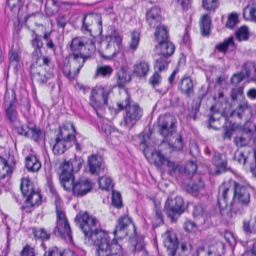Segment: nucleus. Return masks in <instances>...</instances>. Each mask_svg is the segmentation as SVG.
<instances>
[{
  "label": "nucleus",
  "mask_w": 256,
  "mask_h": 256,
  "mask_svg": "<svg viewBox=\"0 0 256 256\" xmlns=\"http://www.w3.org/2000/svg\"><path fill=\"white\" fill-rule=\"evenodd\" d=\"M75 222L91 244L96 247V256H123L122 248L114 238L100 227L96 218L86 212L77 215Z\"/></svg>",
  "instance_id": "f257e3e1"
},
{
  "label": "nucleus",
  "mask_w": 256,
  "mask_h": 256,
  "mask_svg": "<svg viewBox=\"0 0 256 256\" xmlns=\"http://www.w3.org/2000/svg\"><path fill=\"white\" fill-rule=\"evenodd\" d=\"M69 56L72 58L74 64H78V69L81 68L86 60L91 58L95 52L94 42L90 40L88 44L84 37L73 38L70 44Z\"/></svg>",
  "instance_id": "f03ea898"
},
{
  "label": "nucleus",
  "mask_w": 256,
  "mask_h": 256,
  "mask_svg": "<svg viewBox=\"0 0 256 256\" xmlns=\"http://www.w3.org/2000/svg\"><path fill=\"white\" fill-rule=\"evenodd\" d=\"M232 102L225 100V120L228 117L242 118L244 112L248 109L244 96V86H235L231 92Z\"/></svg>",
  "instance_id": "7ed1b4c3"
},
{
  "label": "nucleus",
  "mask_w": 256,
  "mask_h": 256,
  "mask_svg": "<svg viewBox=\"0 0 256 256\" xmlns=\"http://www.w3.org/2000/svg\"><path fill=\"white\" fill-rule=\"evenodd\" d=\"M152 154L154 157V164L158 167H160L166 165L168 168L169 174L173 176H179L180 174L184 172L186 170L192 173L196 172L197 169V166L194 162H190L187 165L186 168L184 167L177 163L169 160L166 156H169V154L167 152L164 151L162 149V146L160 148L152 152Z\"/></svg>",
  "instance_id": "20e7f679"
},
{
  "label": "nucleus",
  "mask_w": 256,
  "mask_h": 256,
  "mask_svg": "<svg viewBox=\"0 0 256 256\" xmlns=\"http://www.w3.org/2000/svg\"><path fill=\"white\" fill-rule=\"evenodd\" d=\"M78 135H79L78 132L75 136L68 132V129L65 126L60 128L56 138V143L52 148L54 154L60 155L64 154L72 146V142L75 144L76 150H80L82 146V138L80 136L77 137Z\"/></svg>",
  "instance_id": "39448f33"
},
{
  "label": "nucleus",
  "mask_w": 256,
  "mask_h": 256,
  "mask_svg": "<svg viewBox=\"0 0 256 256\" xmlns=\"http://www.w3.org/2000/svg\"><path fill=\"white\" fill-rule=\"evenodd\" d=\"M117 106L120 110H126L125 114L120 122V125L128 130L132 128L142 116V109L138 104H132L128 96L122 102H118Z\"/></svg>",
  "instance_id": "423d86ee"
},
{
  "label": "nucleus",
  "mask_w": 256,
  "mask_h": 256,
  "mask_svg": "<svg viewBox=\"0 0 256 256\" xmlns=\"http://www.w3.org/2000/svg\"><path fill=\"white\" fill-rule=\"evenodd\" d=\"M114 237L122 238L126 236H136V228L132 218L128 215L120 216L118 220L115 228L113 232Z\"/></svg>",
  "instance_id": "0eeeda50"
},
{
  "label": "nucleus",
  "mask_w": 256,
  "mask_h": 256,
  "mask_svg": "<svg viewBox=\"0 0 256 256\" xmlns=\"http://www.w3.org/2000/svg\"><path fill=\"white\" fill-rule=\"evenodd\" d=\"M110 92V90L108 88L102 86H96L91 90L90 103L98 116V110L102 108L104 106L108 104Z\"/></svg>",
  "instance_id": "6e6552de"
},
{
  "label": "nucleus",
  "mask_w": 256,
  "mask_h": 256,
  "mask_svg": "<svg viewBox=\"0 0 256 256\" xmlns=\"http://www.w3.org/2000/svg\"><path fill=\"white\" fill-rule=\"evenodd\" d=\"M158 44L156 46V49L159 48L160 52L158 54L171 56L174 53L175 47L174 44L168 40V31L164 28L154 32Z\"/></svg>",
  "instance_id": "1a4fd4ad"
},
{
  "label": "nucleus",
  "mask_w": 256,
  "mask_h": 256,
  "mask_svg": "<svg viewBox=\"0 0 256 256\" xmlns=\"http://www.w3.org/2000/svg\"><path fill=\"white\" fill-rule=\"evenodd\" d=\"M35 63L33 64L30 66V75L32 80H35L40 84H46L52 82V80L54 78V74L52 69L49 68L46 70V67L48 65H42L36 66Z\"/></svg>",
  "instance_id": "9d476101"
},
{
  "label": "nucleus",
  "mask_w": 256,
  "mask_h": 256,
  "mask_svg": "<svg viewBox=\"0 0 256 256\" xmlns=\"http://www.w3.org/2000/svg\"><path fill=\"white\" fill-rule=\"evenodd\" d=\"M56 226L53 230V234L57 237H64V232L70 238H72V231L66 216L60 207L56 203Z\"/></svg>",
  "instance_id": "9b49d317"
},
{
  "label": "nucleus",
  "mask_w": 256,
  "mask_h": 256,
  "mask_svg": "<svg viewBox=\"0 0 256 256\" xmlns=\"http://www.w3.org/2000/svg\"><path fill=\"white\" fill-rule=\"evenodd\" d=\"M228 185V188H225V198L226 193L232 188L234 190V197L243 206H247L250 202V189L246 186L230 180Z\"/></svg>",
  "instance_id": "f8f14e48"
},
{
  "label": "nucleus",
  "mask_w": 256,
  "mask_h": 256,
  "mask_svg": "<svg viewBox=\"0 0 256 256\" xmlns=\"http://www.w3.org/2000/svg\"><path fill=\"white\" fill-rule=\"evenodd\" d=\"M42 38L41 35L36 34L31 40L32 46L34 49L32 53V60L36 65H48L50 64V59L42 55V48L44 46Z\"/></svg>",
  "instance_id": "ddd939ff"
},
{
  "label": "nucleus",
  "mask_w": 256,
  "mask_h": 256,
  "mask_svg": "<svg viewBox=\"0 0 256 256\" xmlns=\"http://www.w3.org/2000/svg\"><path fill=\"white\" fill-rule=\"evenodd\" d=\"M4 101L6 117L10 122L14 124L18 121V112L14 105L16 102V95L14 89L6 91Z\"/></svg>",
  "instance_id": "4468645a"
},
{
  "label": "nucleus",
  "mask_w": 256,
  "mask_h": 256,
  "mask_svg": "<svg viewBox=\"0 0 256 256\" xmlns=\"http://www.w3.org/2000/svg\"><path fill=\"white\" fill-rule=\"evenodd\" d=\"M20 190L24 196L26 197V202L34 206H39L41 204L40 194L34 190V186L30 181L22 179Z\"/></svg>",
  "instance_id": "2eb2a0df"
},
{
  "label": "nucleus",
  "mask_w": 256,
  "mask_h": 256,
  "mask_svg": "<svg viewBox=\"0 0 256 256\" xmlns=\"http://www.w3.org/2000/svg\"><path fill=\"white\" fill-rule=\"evenodd\" d=\"M164 210L168 216L172 221L175 220V216L176 214L180 216L184 210L183 198L180 196L174 198H168L165 203Z\"/></svg>",
  "instance_id": "dca6fc26"
},
{
  "label": "nucleus",
  "mask_w": 256,
  "mask_h": 256,
  "mask_svg": "<svg viewBox=\"0 0 256 256\" xmlns=\"http://www.w3.org/2000/svg\"><path fill=\"white\" fill-rule=\"evenodd\" d=\"M158 126L159 132L164 138L172 136L176 130V120L170 114L160 118Z\"/></svg>",
  "instance_id": "f3484780"
},
{
  "label": "nucleus",
  "mask_w": 256,
  "mask_h": 256,
  "mask_svg": "<svg viewBox=\"0 0 256 256\" xmlns=\"http://www.w3.org/2000/svg\"><path fill=\"white\" fill-rule=\"evenodd\" d=\"M245 78H250V81L256 80V66L252 62H247L242 66L240 73L236 74L232 77L231 83L237 85Z\"/></svg>",
  "instance_id": "a211bd4d"
},
{
  "label": "nucleus",
  "mask_w": 256,
  "mask_h": 256,
  "mask_svg": "<svg viewBox=\"0 0 256 256\" xmlns=\"http://www.w3.org/2000/svg\"><path fill=\"white\" fill-rule=\"evenodd\" d=\"M94 24H96L99 28H102V20L100 14L96 13H90L85 15L82 20L81 28L82 32L85 34L94 36L92 30Z\"/></svg>",
  "instance_id": "6ab92c4d"
},
{
  "label": "nucleus",
  "mask_w": 256,
  "mask_h": 256,
  "mask_svg": "<svg viewBox=\"0 0 256 256\" xmlns=\"http://www.w3.org/2000/svg\"><path fill=\"white\" fill-rule=\"evenodd\" d=\"M162 16L160 10L159 8L154 6L152 7L146 14V22L150 28H156L155 32L160 30L164 28L166 30L164 26H161Z\"/></svg>",
  "instance_id": "aec40b11"
},
{
  "label": "nucleus",
  "mask_w": 256,
  "mask_h": 256,
  "mask_svg": "<svg viewBox=\"0 0 256 256\" xmlns=\"http://www.w3.org/2000/svg\"><path fill=\"white\" fill-rule=\"evenodd\" d=\"M88 166L90 172L92 174L98 175L104 173L106 168L103 158L98 154H92L88 156Z\"/></svg>",
  "instance_id": "412c9836"
},
{
  "label": "nucleus",
  "mask_w": 256,
  "mask_h": 256,
  "mask_svg": "<svg viewBox=\"0 0 256 256\" xmlns=\"http://www.w3.org/2000/svg\"><path fill=\"white\" fill-rule=\"evenodd\" d=\"M164 245L166 248L168 255L175 256L178 248V240L174 232H166L164 236Z\"/></svg>",
  "instance_id": "4be33fe9"
},
{
  "label": "nucleus",
  "mask_w": 256,
  "mask_h": 256,
  "mask_svg": "<svg viewBox=\"0 0 256 256\" xmlns=\"http://www.w3.org/2000/svg\"><path fill=\"white\" fill-rule=\"evenodd\" d=\"M92 188L91 182L88 179H84L76 182L72 187V190L74 196H81L90 192Z\"/></svg>",
  "instance_id": "5701e85b"
},
{
  "label": "nucleus",
  "mask_w": 256,
  "mask_h": 256,
  "mask_svg": "<svg viewBox=\"0 0 256 256\" xmlns=\"http://www.w3.org/2000/svg\"><path fill=\"white\" fill-rule=\"evenodd\" d=\"M178 89L181 93L189 97L194 92V84L192 78L189 76H184L178 84Z\"/></svg>",
  "instance_id": "b1692460"
},
{
  "label": "nucleus",
  "mask_w": 256,
  "mask_h": 256,
  "mask_svg": "<svg viewBox=\"0 0 256 256\" xmlns=\"http://www.w3.org/2000/svg\"><path fill=\"white\" fill-rule=\"evenodd\" d=\"M150 70V64L144 60H138L134 66L133 73L137 77L142 78L146 76Z\"/></svg>",
  "instance_id": "393cba45"
},
{
  "label": "nucleus",
  "mask_w": 256,
  "mask_h": 256,
  "mask_svg": "<svg viewBox=\"0 0 256 256\" xmlns=\"http://www.w3.org/2000/svg\"><path fill=\"white\" fill-rule=\"evenodd\" d=\"M200 32L204 37H208L211 31V20L207 14L204 15L200 23Z\"/></svg>",
  "instance_id": "a878e982"
},
{
  "label": "nucleus",
  "mask_w": 256,
  "mask_h": 256,
  "mask_svg": "<svg viewBox=\"0 0 256 256\" xmlns=\"http://www.w3.org/2000/svg\"><path fill=\"white\" fill-rule=\"evenodd\" d=\"M184 146V144L182 138L180 135H178L176 138L175 140L172 144V146L169 144H166V145L161 144L158 150H160V146H162V149L164 151L167 152L168 154L171 152L172 148L174 150L176 151L182 150Z\"/></svg>",
  "instance_id": "bb28decb"
},
{
  "label": "nucleus",
  "mask_w": 256,
  "mask_h": 256,
  "mask_svg": "<svg viewBox=\"0 0 256 256\" xmlns=\"http://www.w3.org/2000/svg\"><path fill=\"white\" fill-rule=\"evenodd\" d=\"M116 78L117 86L120 88H123L125 84L131 80V76L124 68L120 69L116 75Z\"/></svg>",
  "instance_id": "cd10ccee"
},
{
  "label": "nucleus",
  "mask_w": 256,
  "mask_h": 256,
  "mask_svg": "<svg viewBox=\"0 0 256 256\" xmlns=\"http://www.w3.org/2000/svg\"><path fill=\"white\" fill-rule=\"evenodd\" d=\"M212 162L214 165V171L209 170V172L212 175H219L224 171V162L222 158V154L218 152H216L212 158Z\"/></svg>",
  "instance_id": "c85d7f7f"
},
{
  "label": "nucleus",
  "mask_w": 256,
  "mask_h": 256,
  "mask_svg": "<svg viewBox=\"0 0 256 256\" xmlns=\"http://www.w3.org/2000/svg\"><path fill=\"white\" fill-rule=\"evenodd\" d=\"M26 167L30 172H38L41 168V163L34 155L30 154L26 158Z\"/></svg>",
  "instance_id": "c756f323"
},
{
  "label": "nucleus",
  "mask_w": 256,
  "mask_h": 256,
  "mask_svg": "<svg viewBox=\"0 0 256 256\" xmlns=\"http://www.w3.org/2000/svg\"><path fill=\"white\" fill-rule=\"evenodd\" d=\"M169 58H170L166 56L158 54V58L155 60L154 70L158 72L166 71L168 69V64L170 62Z\"/></svg>",
  "instance_id": "7c9ffc66"
},
{
  "label": "nucleus",
  "mask_w": 256,
  "mask_h": 256,
  "mask_svg": "<svg viewBox=\"0 0 256 256\" xmlns=\"http://www.w3.org/2000/svg\"><path fill=\"white\" fill-rule=\"evenodd\" d=\"M214 100V104L211 106L210 111L216 110L218 112H220L222 110V104L224 102V92L223 88L221 90H219L217 94L213 97Z\"/></svg>",
  "instance_id": "2f4dec72"
},
{
  "label": "nucleus",
  "mask_w": 256,
  "mask_h": 256,
  "mask_svg": "<svg viewBox=\"0 0 256 256\" xmlns=\"http://www.w3.org/2000/svg\"><path fill=\"white\" fill-rule=\"evenodd\" d=\"M211 112L214 114L210 117L209 118L210 126L216 130H220L221 127L224 128V124H222L221 126L219 124V120L220 117L224 116V112H221L220 113V112H218L216 110Z\"/></svg>",
  "instance_id": "473e14b6"
},
{
  "label": "nucleus",
  "mask_w": 256,
  "mask_h": 256,
  "mask_svg": "<svg viewBox=\"0 0 256 256\" xmlns=\"http://www.w3.org/2000/svg\"><path fill=\"white\" fill-rule=\"evenodd\" d=\"M12 172V170L6 159L0 156V179L10 176Z\"/></svg>",
  "instance_id": "72a5a7b5"
},
{
  "label": "nucleus",
  "mask_w": 256,
  "mask_h": 256,
  "mask_svg": "<svg viewBox=\"0 0 256 256\" xmlns=\"http://www.w3.org/2000/svg\"><path fill=\"white\" fill-rule=\"evenodd\" d=\"M46 14L52 16L56 14L59 10V6L56 0H46L45 4Z\"/></svg>",
  "instance_id": "f704fd0d"
},
{
  "label": "nucleus",
  "mask_w": 256,
  "mask_h": 256,
  "mask_svg": "<svg viewBox=\"0 0 256 256\" xmlns=\"http://www.w3.org/2000/svg\"><path fill=\"white\" fill-rule=\"evenodd\" d=\"M112 68L109 66H98L94 77L96 78L98 76H100L102 78H108L112 74Z\"/></svg>",
  "instance_id": "c9c22d12"
},
{
  "label": "nucleus",
  "mask_w": 256,
  "mask_h": 256,
  "mask_svg": "<svg viewBox=\"0 0 256 256\" xmlns=\"http://www.w3.org/2000/svg\"><path fill=\"white\" fill-rule=\"evenodd\" d=\"M60 180L61 184L62 186L64 188L67 190H70L73 186L74 182V176H66L64 174H60Z\"/></svg>",
  "instance_id": "e433bc0d"
},
{
  "label": "nucleus",
  "mask_w": 256,
  "mask_h": 256,
  "mask_svg": "<svg viewBox=\"0 0 256 256\" xmlns=\"http://www.w3.org/2000/svg\"><path fill=\"white\" fill-rule=\"evenodd\" d=\"M235 34L238 41L247 40L249 38L248 28L246 26H242L236 31Z\"/></svg>",
  "instance_id": "4c0bfd02"
},
{
  "label": "nucleus",
  "mask_w": 256,
  "mask_h": 256,
  "mask_svg": "<svg viewBox=\"0 0 256 256\" xmlns=\"http://www.w3.org/2000/svg\"><path fill=\"white\" fill-rule=\"evenodd\" d=\"M133 252L140 256H148L142 238H140L136 240Z\"/></svg>",
  "instance_id": "58836bf2"
},
{
  "label": "nucleus",
  "mask_w": 256,
  "mask_h": 256,
  "mask_svg": "<svg viewBox=\"0 0 256 256\" xmlns=\"http://www.w3.org/2000/svg\"><path fill=\"white\" fill-rule=\"evenodd\" d=\"M76 66V70L72 72L70 66L68 64L64 65L62 68V72L64 76L70 80H73L75 77L78 74L80 68L78 69V64Z\"/></svg>",
  "instance_id": "ea45409f"
},
{
  "label": "nucleus",
  "mask_w": 256,
  "mask_h": 256,
  "mask_svg": "<svg viewBox=\"0 0 256 256\" xmlns=\"http://www.w3.org/2000/svg\"><path fill=\"white\" fill-rule=\"evenodd\" d=\"M61 170L60 174H64L66 176H72V166L70 160H64L60 164Z\"/></svg>",
  "instance_id": "a19ab883"
},
{
  "label": "nucleus",
  "mask_w": 256,
  "mask_h": 256,
  "mask_svg": "<svg viewBox=\"0 0 256 256\" xmlns=\"http://www.w3.org/2000/svg\"><path fill=\"white\" fill-rule=\"evenodd\" d=\"M234 142L236 145L239 148L244 147L245 151H246L248 153H250L252 152V148L248 146L249 142V140L242 136L236 137L234 138Z\"/></svg>",
  "instance_id": "79ce46f5"
},
{
  "label": "nucleus",
  "mask_w": 256,
  "mask_h": 256,
  "mask_svg": "<svg viewBox=\"0 0 256 256\" xmlns=\"http://www.w3.org/2000/svg\"><path fill=\"white\" fill-rule=\"evenodd\" d=\"M243 230L246 234H256V215L250 224L248 222H244Z\"/></svg>",
  "instance_id": "37998d69"
},
{
  "label": "nucleus",
  "mask_w": 256,
  "mask_h": 256,
  "mask_svg": "<svg viewBox=\"0 0 256 256\" xmlns=\"http://www.w3.org/2000/svg\"><path fill=\"white\" fill-rule=\"evenodd\" d=\"M238 22V15L236 13L232 12L228 16L226 26L230 29H233Z\"/></svg>",
  "instance_id": "c03bdc74"
},
{
  "label": "nucleus",
  "mask_w": 256,
  "mask_h": 256,
  "mask_svg": "<svg viewBox=\"0 0 256 256\" xmlns=\"http://www.w3.org/2000/svg\"><path fill=\"white\" fill-rule=\"evenodd\" d=\"M193 216H204L208 214L206 208L201 204H194Z\"/></svg>",
  "instance_id": "a18cd8bd"
},
{
  "label": "nucleus",
  "mask_w": 256,
  "mask_h": 256,
  "mask_svg": "<svg viewBox=\"0 0 256 256\" xmlns=\"http://www.w3.org/2000/svg\"><path fill=\"white\" fill-rule=\"evenodd\" d=\"M28 132H30L29 138L34 140V141L38 142L40 140V137L42 134V131L36 126L32 128H28Z\"/></svg>",
  "instance_id": "49530a36"
},
{
  "label": "nucleus",
  "mask_w": 256,
  "mask_h": 256,
  "mask_svg": "<svg viewBox=\"0 0 256 256\" xmlns=\"http://www.w3.org/2000/svg\"><path fill=\"white\" fill-rule=\"evenodd\" d=\"M50 32H44L42 36V38L46 41V46L47 48L52 50L54 53L55 54L56 46L54 44L52 40L50 38Z\"/></svg>",
  "instance_id": "de8ad7c7"
},
{
  "label": "nucleus",
  "mask_w": 256,
  "mask_h": 256,
  "mask_svg": "<svg viewBox=\"0 0 256 256\" xmlns=\"http://www.w3.org/2000/svg\"><path fill=\"white\" fill-rule=\"evenodd\" d=\"M44 250V254L43 256H64L61 251L56 246L48 248L46 249L45 246H43Z\"/></svg>",
  "instance_id": "09e8293b"
},
{
  "label": "nucleus",
  "mask_w": 256,
  "mask_h": 256,
  "mask_svg": "<svg viewBox=\"0 0 256 256\" xmlns=\"http://www.w3.org/2000/svg\"><path fill=\"white\" fill-rule=\"evenodd\" d=\"M218 0H203L202 6L206 10L214 11L218 7Z\"/></svg>",
  "instance_id": "8fccbe9b"
},
{
  "label": "nucleus",
  "mask_w": 256,
  "mask_h": 256,
  "mask_svg": "<svg viewBox=\"0 0 256 256\" xmlns=\"http://www.w3.org/2000/svg\"><path fill=\"white\" fill-rule=\"evenodd\" d=\"M6 3L11 10H18V18H21L20 14V6L22 5V0H6Z\"/></svg>",
  "instance_id": "3c124183"
},
{
  "label": "nucleus",
  "mask_w": 256,
  "mask_h": 256,
  "mask_svg": "<svg viewBox=\"0 0 256 256\" xmlns=\"http://www.w3.org/2000/svg\"><path fill=\"white\" fill-rule=\"evenodd\" d=\"M140 42V34L136 31H134L132 33L131 40L130 43V48L132 50H135Z\"/></svg>",
  "instance_id": "603ef678"
},
{
  "label": "nucleus",
  "mask_w": 256,
  "mask_h": 256,
  "mask_svg": "<svg viewBox=\"0 0 256 256\" xmlns=\"http://www.w3.org/2000/svg\"><path fill=\"white\" fill-rule=\"evenodd\" d=\"M70 161L72 166V172H76L81 168L84 164V160L81 157L77 158L75 156L74 158L70 159Z\"/></svg>",
  "instance_id": "864d4df0"
},
{
  "label": "nucleus",
  "mask_w": 256,
  "mask_h": 256,
  "mask_svg": "<svg viewBox=\"0 0 256 256\" xmlns=\"http://www.w3.org/2000/svg\"><path fill=\"white\" fill-rule=\"evenodd\" d=\"M100 187L102 189L108 190L113 186L112 180L110 177H101L98 179Z\"/></svg>",
  "instance_id": "5fc2aeb1"
},
{
  "label": "nucleus",
  "mask_w": 256,
  "mask_h": 256,
  "mask_svg": "<svg viewBox=\"0 0 256 256\" xmlns=\"http://www.w3.org/2000/svg\"><path fill=\"white\" fill-rule=\"evenodd\" d=\"M20 60V54L17 50H11L9 52V62L10 64L16 66Z\"/></svg>",
  "instance_id": "6e6d98bb"
},
{
  "label": "nucleus",
  "mask_w": 256,
  "mask_h": 256,
  "mask_svg": "<svg viewBox=\"0 0 256 256\" xmlns=\"http://www.w3.org/2000/svg\"><path fill=\"white\" fill-rule=\"evenodd\" d=\"M112 204L118 208L122 206V200L120 192L116 191H112Z\"/></svg>",
  "instance_id": "4d7b16f0"
},
{
  "label": "nucleus",
  "mask_w": 256,
  "mask_h": 256,
  "mask_svg": "<svg viewBox=\"0 0 256 256\" xmlns=\"http://www.w3.org/2000/svg\"><path fill=\"white\" fill-rule=\"evenodd\" d=\"M246 151L238 150L234 153V160L238 161L240 164H244L248 157Z\"/></svg>",
  "instance_id": "13d9d810"
},
{
  "label": "nucleus",
  "mask_w": 256,
  "mask_h": 256,
  "mask_svg": "<svg viewBox=\"0 0 256 256\" xmlns=\"http://www.w3.org/2000/svg\"><path fill=\"white\" fill-rule=\"evenodd\" d=\"M159 72L156 71L149 79V84L153 87L155 88L160 85L162 81V78L158 73Z\"/></svg>",
  "instance_id": "bf43d9fd"
},
{
  "label": "nucleus",
  "mask_w": 256,
  "mask_h": 256,
  "mask_svg": "<svg viewBox=\"0 0 256 256\" xmlns=\"http://www.w3.org/2000/svg\"><path fill=\"white\" fill-rule=\"evenodd\" d=\"M34 248L26 244L20 252V256H36Z\"/></svg>",
  "instance_id": "052dcab7"
},
{
  "label": "nucleus",
  "mask_w": 256,
  "mask_h": 256,
  "mask_svg": "<svg viewBox=\"0 0 256 256\" xmlns=\"http://www.w3.org/2000/svg\"><path fill=\"white\" fill-rule=\"evenodd\" d=\"M247 13L248 14L250 20L256 22V6L246 7L244 10L242 15L244 18H246Z\"/></svg>",
  "instance_id": "680f3d73"
},
{
  "label": "nucleus",
  "mask_w": 256,
  "mask_h": 256,
  "mask_svg": "<svg viewBox=\"0 0 256 256\" xmlns=\"http://www.w3.org/2000/svg\"><path fill=\"white\" fill-rule=\"evenodd\" d=\"M204 184L201 178H199L197 182L192 184L188 190L191 192H196L202 190L204 188Z\"/></svg>",
  "instance_id": "e2e57ef3"
},
{
  "label": "nucleus",
  "mask_w": 256,
  "mask_h": 256,
  "mask_svg": "<svg viewBox=\"0 0 256 256\" xmlns=\"http://www.w3.org/2000/svg\"><path fill=\"white\" fill-rule=\"evenodd\" d=\"M222 202H224V186H223V184L220 186L218 194V204L222 215L223 214L222 208Z\"/></svg>",
  "instance_id": "0e129e2a"
},
{
  "label": "nucleus",
  "mask_w": 256,
  "mask_h": 256,
  "mask_svg": "<svg viewBox=\"0 0 256 256\" xmlns=\"http://www.w3.org/2000/svg\"><path fill=\"white\" fill-rule=\"evenodd\" d=\"M156 222L155 224L156 226H160L164 224V216L162 211L158 208H155Z\"/></svg>",
  "instance_id": "69168bd1"
},
{
  "label": "nucleus",
  "mask_w": 256,
  "mask_h": 256,
  "mask_svg": "<svg viewBox=\"0 0 256 256\" xmlns=\"http://www.w3.org/2000/svg\"><path fill=\"white\" fill-rule=\"evenodd\" d=\"M26 126L24 128V126H15L14 129L16 132L19 134L24 136L26 137L30 136V132H28V128Z\"/></svg>",
  "instance_id": "338daca9"
},
{
  "label": "nucleus",
  "mask_w": 256,
  "mask_h": 256,
  "mask_svg": "<svg viewBox=\"0 0 256 256\" xmlns=\"http://www.w3.org/2000/svg\"><path fill=\"white\" fill-rule=\"evenodd\" d=\"M56 20L58 27L64 29L67 22L66 16L64 14H59L56 18Z\"/></svg>",
  "instance_id": "774afa93"
}]
</instances>
